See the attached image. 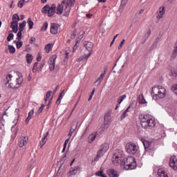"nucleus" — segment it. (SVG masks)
I'll use <instances>...</instances> for the list:
<instances>
[{"instance_id": "46", "label": "nucleus", "mask_w": 177, "mask_h": 177, "mask_svg": "<svg viewBox=\"0 0 177 177\" xmlns=\"http://www.w3.org/2000/svg\"><path fill=\"white\" fill-rule=\"evenodd\" d=\"M62 99H63V95H62V94H60V95L59 96V97L57 100V104H60V102H62Z\"/></svg>"}, {"instance_id": "1", "label": "nucleus", "mask_w": 177, "mask_h": 177, "mask_svg": "<svg viewBox=\"0 0 177 177\" xmlns=\"http://www.w3.org/2000/svg\"><path fill=\"white\" fill-rule=\"evenodd\" d=\"M75 5V0H64L57 6V15H62L64 12V16L68 17L70 15L71 8Z\"/></svg>"}, {"instance_id": "43", "label": "nucleus", "mask_w": 177, "mask_h": 177, "mask_svg": "<svg viewBox=\"0 0 177 177\" xmlns=\"http://www.w3.org/2000/svg\"><path fill=\"white\" fill-rule=\"evenodd\" d=\"M13 37H15V35H13V33H10L7 37V40L8 41V42H10V41H12V39H13Z\"/></svg>"}, {"instance_id": "51", "label": "nucleus", "mask_w": 177, "mask_h": 177, "mask_svg": "<svg viewBox=\"0 0 177 177\" xmlns=\"http://www.w3.org/2000/svg\"><path fill=\"white\" fill-rule=\"evenodd\" d=\"M37 66H38L37 62L35 63V64L33 66V69H32L33 73H35V71H36L35 68H37Z\"/></svg>"}, {"instance_id": "59", "label": "nucleus", "mask_w": 177, "mask_h": 177, "mask_svg": "<svg viewBox=\"0 0 177 177\" xmlns=\"http://www.w3.org/2000/svg\"><path fill=\"white\" fill-rule=\"evenodd\" d=\"M66 147H67L64 146L63 149H62V153H64V151H66Z\"/></svg>"}, {"instance_id": "50", "label": "nucleus", "mask_w": 177, "mask_h": 177, "mask_svg": "<svg viewBox=\"0 0 177 177\" xmlns=\"http://www.w3.org/2000/svg\"><path fill=\"white\" fill-rule=\"evenodd\" d=\"M68 142H70V138H67V139L65 140V142H64V146L65 147H67V145L68 144Z\"/></svg>"}, {"instance_id": "42", "label": "nucleus", "mask_w": 177, "mask_h": 177, "mask_svg": "<svg viewBox=\"0 0 177 177\" xmlns=\"http://www.w3.org/2000/svg\"><path fill=\"white\" fill-rule=\"evenodd\" d=\"M24 3H25L24 0L19 1L18 2V8H23V6H24Z\"/></svg>"}, {"instance_id": "37", "label": "nucleus", "mask_w": 177, "mask_h": 177, "mask_svg": "<svg viewBox=\"0 0 177 177\" xmlns=\"http://www.w3.org/2000/svg\"><path fill=\"white\" fill-rule=\"evenodd\" d=\"M8 49L11 53H15V52H16V48L13 46L9 45Z\"/></svg>"}, {"instance_id": "35", "label": "nucleus", "mask_w": 177, "mask_h": 177, "mask_svg": "<svg viewBox=\"0 0 177 177\" xmlns=\"http://www.w3.org/2000/svg\"><path fill=\"white\" fill-rule=\"evenodd\" d=\"M18 121H19V116H17V118L13 120L12 122H13L14 125H12V127H11V131H13V128H15L16 127Z\"/></svg>"}, {"instance_id": "61", "label": "nucleus", "mask_w": 177, "mask_h": 177, "mask_svg": "<svg viewBox=\"0 0 177 177\" xmlns=\"http://www.w3.org/2000/svg\"><path fill=\"white\" fill-rule=\"evenodd\" d=\"M115 42V39H113L112 41L111 42V46Z\"/></svg>"}, {"instance_id": "28", "label": "nucleus", "mask_w": 177, "mask_h": 177, "mask_svg": "<svg viewBox=\"0 0 177 177\" xmlns=\"http://www.w3.org/2000/svg\"><path fill=\"white\" fill-rule=\"evenodd\" d=\"M26 24H27V21H23L22 23L19 24V30L23 31V30H24V28H26Z\"/></svg>"}, {"instance_id": "55", "label": "nucleus", "mask_w": 177, "mask_h": 177, "mask_svg": "<svg viewBox=\"0 0 177 177\" xmlns=\"http://www.w3.org/2000/svg\"><path fill=\"white\" fill-rule=\"evenodd\" d=\"M86 16L87 19H91V17H92L93 15L86 14Z\"/></svg>"}, {"instance_id": "53", "label": "nucleus", "mask_w": 177, "mask_h": 177, "mask_svg": "<svg viewBox=\"0 0 177 177\" xmlns=\"http://www.w3.org/2000/svg\"><path fill=\"white\" fill-rule=\"evenodd\" d=\"M50 93H51V91H48L46 93V97L47 99H49V97H50Z\"/></svg>"}, {"instance_id": "2", "label": "nucleus", "mask_w": 177, "mask_h": 177, "mask_svg": "<svg viewBox=\"0 0 177 177\" xmlns=\"http://www.w3.org/2000/svg\"><path fill=\"white\" fill-rule=\"evenodd\" d=\"M140 121L141 126L142 128H145V129H150V128H154V127H156L154 118L150 115H140Z\"/></svg>"}, {"instance_id": "19", "label": "nucleus", "mask_w": 177, "mask_h": 177, "mask_svg": "<svg viewBox=\"0 0 177 177\" xmlns=\"http://www.w3.org/2000/svg\"><path fill=\"white\" fill-rule=\"evenodd\" d=\"M27 142H28V137L23 136L19 140V147H23L27 145Z\"/></svg>"}, {"instance_id": "64", "label": "nucleus", "mask_w": 177, "mask_h": 177, "mask_svg": "<svg viewBox=\"0 0 177 177\" xmlns=\"http://www.w3.org/2000/svg\"><path fill=\"white\" fill-rule=\"evenodd\" d=\"M143 12H145V10L142 9L140 10V15H142V13H143Z\"/></svg>"}, {"instance_id": "44", "label": "nucleus", "mask_w": 177, "mask_h": 177, "mask_svg": "<svg viewBox=\"0 0 177 177\" xmlns=\"http://www.w3.org/2000/svg\"><path fill=\"white\" fill-rule=\"evenodd\" d=\"M16 45H17V49H20V48H21V46H23V41H21L19 40V41H17V42Z\"/></svg>"}, {"instance_id": "49", "label": "nucleus", "mask_w": 177, "mask_h": 177, "mask_svg": "<svg viewBox=\"0 0 177 177\" xmlns=\"http://www.w3.org/2000/svg\"><path fill=\"white\" fill-rule=\"evenodd\" d=\"M128 2V0H122L121 1V5L122 6H125V5H127V3Z\"/></svg>"}, {"instance_id": "48", "label": "nucleus", "mask_w": 177, "mask_h": 177, "mask_svg": "<svg viewBox=\"0 0 177 177\" xmlns=\"http://www.w3.org/2000/svg\"><path fill=\"white\" fill-rule=\"evenodd\" d=\"M79 45H80V42L77 41L75 45L73 46V52H75V50H77Z\"/></svg>"}, {"instance_id": "57", "label": "nucleus", "mask_w": 177, "mask_h": 177, "mask_svg": "<svg viewBox=\"0 0 177 177\" xmlns=\"http://www.w3.org/2000/svg\"><path fill=\"white\" fill-rule=\"evenodd\" d=\"M25 17H26V16L24 15H21L20 20H24Z\"/></svg>"}, {"instance_id": "54", "label": "nucleus", "mask_w": 177, "mask_h": 177, "mask_svg": "<svg viewBox=\"0 0 177 177\" xmlns=\"http://www.w3.org/2000/svg\"><path fill=\"white\" fill-rule=\"evenodd\" d=\"M32 42H35V37H31L30 39V43L32 44Z\"/></svg>"}, {"instance_id": "36", "label": "nucleus", "mask_w": 177, "mask_h": 177, "mask_svg": "<svg viewBox=\"0 0 177 177\" xmlns=\"http://www.w3.org/2000/svg\"><path fill=\"white\" fill-rule=\"evenodd\" d=\"M97 176H101V177H107L106 174L103 172V171H100L97 173H96Z\"/></svg>"}, {"instance_id": "6", "label": "nucleus", "mask_w": 177, "mask_h": 177, "mask_svg": "<svg viewBox=\"0 0 177 177\" xmlns=\"http://www.w3.org/2000/svg\"><path fill=\"white\" fill-rule=\"evenodd\" d=\"M124 151L120 149L116 150L112 157L113 164H114V165H118L120 161H122V158H124Z\"/></svg>"}, {"instance_id": "62", "label": "nucleus", "mask_w": 177, "mask_h": 177, "mask_svg": "<svg viewBox=\"0 0 177 177\" xmlns=\"http://www.w3.org/2000/svg\"><path fill=\"white\" fill-rule=\"evenodd\" d=\"M75 33H73L72 35H71V38H75Z\"/></svg>"}, {"instance_id": "7", "label": "nucleus", "mask_w": 177, "mask_h": 177, "mask_svg": "<svg viewBox=\"0 0 177 177\" xmlns=\"http://www.w3.org/2000/svg\"><path fill=\"white\" fill-rule=\"evenodd\" d=\"M84 46L88 50V55L85 54L83 57H80L78 59L79 62H81V60H87L88 58L91 57V55H92V52H93V43L91 41H87L84 44Z\"/></svg>"}, {"instance_id": "13", "label": "nucleus", "mask_w": 177, "mask_h": 177, "mask_svg": "<svg viewBox=\"0 0 177 177\" xmlns=\"http://www.w3.org/2000/svg\"><path fill=\"white\" fill-rule=\"evenodd\" d=\"M111 122V115L110 113H106L104 116V126L101 127L102 131H104V129H107Z\"/></svg>"}, {"instance_id": "30", "label": "nucleus", "mask_w": 177, "mask_h": 177, "mask_svg": "<svg viewBox=\"0 0 177 177\" xmlns=\"http://www.w3.org/2000/svg\"><path fill=\"white\" fill-rule=\"evenodd\" d=\"M44 50L46 53H49V52L52 50V44L46 45Z\"/></svg>"}, {"instance_id": "41", "label": "nucleus", "mask_w": 177, "mask_h": 177, "mask_svg": "<svg viewBox=\"0 0 177 177\" xmlns=\"http://www.w3.org/2000/svg\"><path fill=\"white\" fill-rule=\"evenodd\" d=\"M23 31H20L19 30L17 35V39H18V41H21V35H22V33Z\"/></svg>"}, {"instance_id": "11", "label": "nucleus", "mask_w": 177, "mask_h": 177, "mask_svg": "<svg viewBox=\"0 0 177 177\" xmlns=\"http://www.w3.org/2000/svg\"><path fill=\"white\" fill-rule=\"evenodd\" d=\"M136 107V102L135 101H131L129 105V106L127 108V109L123 111L122 114L120 116L121 120H124L126 117H128L129 113L131 111V109H135Z\"/></svg>"}, {"instance_id": "31", "label": "nucleus", "mask_w": 177, "mask_h": 177, "mask_svg": "<svg viewBox=\"0 0 177 177\" xmlns=\"http://www.w3.org/2000/svg\"><path fill=\"white\" fill-rule=\"evenodd\" d=\"M33 58H34V57H32V55H31V54H27V55H26V62H27V63H28V64L32 63Z\"/></svg>"}, {"instance_id": "24", "label": "nucleus", "mask_w": 177, "mask_h": 177, "mask_svg": "<svg viewBox=\"0 0 177 177\" xmlns=\"http://www.w3.org/2000/svg\"><path fill=\"white\" fill-rule=\"evenodd\" d=\"M97 133H93L88 136V143H93V140L96 139Z\"/></svg>"}, {"instance_id": "39", "label": "nucleus", "mask_w": 177, "mask_h": 177, "mask_svg": "<svg viewBox=\"0 0 177 177\" xmlns=\"http://www.w3.org/2000/svg\"><path fill=\"white\" fill-rule=\"evenodd\" d=\"M47 28H48V22H45L43 24V26L41 27V31H46Z\"/></svg>"}, {"instance_id": "29", "label": "nucleus", "mask_w": 177, "mask_h": 177, "mask_svg": "<svg viewBox=\"0 0 177 177\" xmlns=\"http://www.w3.org/2000/svg\"><path fill=\"white\" fill-rule=\"evenodd\" d=\"M12 78H13V76L12 75H7L6 80H4V84L6 85L12 81Z\"/></svg>"}, {"instance_id": "15", "label": "nucleus", "mask_w": 177, "mask_h": 177, "mask_svg": "<svg viewBox=\"0 0 177 177\" xmlns=\"http://www.w3.org/2000/svg\"><path fill=\"white\" fill-rule=\"evenodd\" d=\"M80 171V166L71 167L68 173V177H75Z\"/></svg>"}, {"instance_id": "22", "label": "nucleus", "mask_w": 177, "mask_h": 177, "mask_svg": "<svg viewBox=\"0 0 177 177\" xmlns=\"http://www.w3.org/2000/svg\"><path fill=\"white\" fill-rule=\"evenodd\" d=\"M107 174L110 177H118L120 175L117 172V171L113 169H109L107 170Z\"/></svg>"}, {"instance_id": "52", "label": "nucleus", "mask_w": 177, "mask_h": 177, "mask_svg": "<svg viewBox=\"0 0 177 177\" xmlns=\"http://www.w3.org/2000/svg\"><path fill=\"white\" fill-rule=\"evenodd\" d=\"M124 42H125V39H123V40L121 41L120 46H119V47H118V49H121V48H122V46H124Z\"/></svg>"}, {"instance_id": "45", "label": "nucleus", "mask_w": 177, "mask_h": 177, "mask_svg": "<svg viewBox=\"0 0 177 177\" xmlns=\"http://www.w3.org/2000/svg\"><path fill=\"white\" fill-rule=\"evenodd\" d=\"M171 77H172V78H177V71H171Z\"/></svg>"}, {"instance_id": "14", "label": "nucleus", "mask_w": 177, "mask_h": 177, "mask_svg": "<svg viewBox=\"0 0 177 177\" xmlns=\"http://www.w3.org/2000/svg\"><path fill=\"white\" fill-rule=\"evenodd\" d=\"M106 73H107V66L104 67V71L100 75V77L97 79L95 82V85H100L102 84V81H103V78H104V75H106Z\"/></svg>"}, {"instance_id": "8", "label": "nucleus", "mask_w": 177, "mask_h": 177, "mask_svg": "<svg viewBox=\"0 0 177 177\" xmlns=\"http://www.w3.org/2000/svg\"><path fill=\"white\" fill-rule=\"evenodd\" d=\"M56 10V5L53 4L51 6L49 5H46L42 8L41 12L44 15H47L48 17H52L55 15V12Z\"/></svg>"}, {"instance_id": "25", "label": "nucleus", "mask_w": 177, "mask_h": 177, "mask_svg": "<svg viewBox=\"0 0 177 177\" xmlns=\"http://www.w3.org/2000/svg\"><path fill=\"white\" fill-rule=\"evenodd\" d=\"M32 115H34V109H32L29 111L28 115L26 120V124H28V122H30V120H31V118H32Z\"/></svg>"}, {"instance_id": "10", "label": "nucleus", "mask_w": 177, "mask_h": 177, "mask_svg": "<svg viewBox=\"0 0 177 177\" xmlns=\"http://www.w3.org/2000/svg\"><path fill=\"white\" fill-rule=\"evenodd\" d=\"M139 150V147L136 145V144L133 142H129L126 145V151L129 154H136L138 153V151Z\"/></svg>"}, {"instance_id": "63", "label": "nucleus", "mask_w": 177, "mask_h": 177, "mask_svg": "<svg viewBox=\"0 0 177 177\" xmlns=\"http://www.w3.org/2000/svg\"><path fill=\"white\" fill-rule=\"evenodd\" d=\"M48 0H41V3H46Z\"/></svg>"}, {"instance_id": "27", "label": "nucleus", "mask_w": 177, "mask_h": 177, "mask_svg": "<svg viewBox=\"0 0 177 177\" xmlns=\"http://www.w3.org/2000/svg\"><path fill=\"white\" fill-rule=\"evenodd\" d=\"M77 129V126H72L70 130L69 133L68 134V138L73 136V133H74L75 131Z\"/></svg>"}, {"instance_id": "5", "label": "nucleus", "mask_w": 177, "mask_h": 177, "mask_svg": "<svg viewBox=\"0 0 177 177\" xmlns=\"http://www.w3.org/2000/svg\"><path fill=\"white\" fill-rule=\"evenodd\" d=\"M16 74L17 75V77L15 82H10L9 83H8V88H9L10 89H16L17 88H20V85L23 84V75L21 74V73L17 71Z\"/></svg>"}, {"instance_id": "20", "label": "nucleus", "mask_w": 177, "mask_h": 177, "mask_svg": "<svg viewBox=\"0 0 177 177\" xmlns=\"http://www.w3.org/2000/svg\"><path fill=\"white\" fill-rule=\"evenodd\" d=\"M49 135V132H46L45 134L43 135L41 140L40 141V147H44L45 143L48 142V136Z\"/></svg>"}, {"instance_id": "40", "label": "nucleus", "mask_w": 177, "mask_h": 177, "mask_svg": "<svg viewBox=\"0 0 177 177\" xmlns=\"http://www.w3.org/2000/svg\"><path fill=\"white\" fill-rule=\"evenodd\" d=\"M104 151H103L101 149L100 150L98 151L97 154V158L96 159L99 158V157H102V156H103V154H104Z\"/></svg>"}, {"instance_id": "32", "label": "nucleus", "mask_w": 177, "mask_h": 177, "mask_svg": "<svg viewBox=\"0 0 177 177\" xmlns=\"http://www.w3.org/2000/svg\"><path fill=\"white\" fill-rule=\"evenodd\" d=\"M68 53H70V50L68 48L66 52V57L63 61V64L64 65L67 64V60H68Z\"/></svg>"}, {"instance_id": "21", "label": "nucleus", "mask_w": 177, "mask_h": 177, "mask_svg": "<svg viewBox=\"0 0 177 177\" xmlns=\"http://www.w3.org/2000/svg\"><path fill=\"white\" fill-rule=\"evenodd\" d=\"M142 143H143L144 147L147 151H149V150H152L153 147L151 146V142H150L147 140H142Z\"/></svg>"}, {"instance_id": "3", "label": "nucleus", "mask_w": 177, "mask_h": 177, "mask_svg": "<svg viewBox=\"0 0 177 177\" xmlns=\"http://www.w3.org/2000/svg\"><path fill=\"white\" fill-rule=\"evenodd\" d=\"M151 93L154 100H160L165 97L167 90L162 86H157L152 88Z\"/></svg>"}, {"instance_id": "38", "label": "nucleus", "mask_w": 177, "mask_h": 177, "mask_svg": "<svg viewBox=\"0 0 177 177\" xmlns=\"http://www.w3.org/2000/svg\"><path fill=\"white\" fill-rule=\"evenodd\" d=\"M44 107H45L44 104H41V107L39 108L38 111L35 113V114H41L44 111Z\"/></svg>"}, {"instance_id": "12", "label": "nucleus", "mask_w": 177, "mask_h": 177, "mask_svg": "<svg viewBox=\"0 0 177 177\" xmlns=\"http://www.w3.org/2000/svg\"><path fill=\"white\" fill-rule=\"evenodd\" d=\"M56 59H57V56L53 55L48 59V64L50 71H53L55 67H56Z\"/></svg>"}, {"instance_id": "9", "label": "nucleus", "mask_w": 177, "mask_h": 177, "mask_svg": "<svg viewBox=\"0 0 177 177\" xmlns=\"http://www.w3.org/2000/svg\"><path fill=\"white\" fill-rule=\"evenodd\" d=\"M19 21H20V17L19 15L14 14L12 15V21L11 22V28L12 30V32H17L19 31Z\"/></svg>"}, {"instance_id": "26", "label": "nucleus", "mask_w": 177, "mask_h": 177, "mask_svg": "<svg viewBox=\"0 0 177 177\" xmlns=\"http://www.w3.org/2000/svg\"><path fill=\"white\" fill-rule=\"evenodd\" d=\"M109 149H110V145H109V143H104L101 147V149L105 153L109 150Z\"/></svg>"}, {"instance_id": "60", "label": "nucleus", "mask_w": 177, "mask_h": 177, "mask_svg": "<svg viewBox=\"0 0 177 177\" xmlns=\"http://www.w3.org/2000/svg\"><path fill=\"white\" fill-rule=\"evenodd\" d=\"M24 1L27 3L28 2H32V0H24Z\"/></svg>"}, {"instance_id": "33", "label": "nucleus", "mask_w": 177, "mask_h": 177, "mask_svg": "<svg viewBox=\"0 0 177 177\" xmlns=\"http://www.w3.org/2000/svg\"><path fill=\"white\" fill-rule=\"evenodd\" d=\"M28 24L29 30H32V27L34 26V22L32 21L31 18H28Z\"/></svg>"}, {"instance_id": "58", "label": "nucleus", "mask_w": 177, "mask_h": 177, "mask_svg": "<svg viewBox=\"0 0 177 177\" xmlns=\"http://www.w3.org/2000/svg\"><path fill=\"white\" fill-rule=\"evenodd\" d=\"M98 2H100V3H104V2H106V0H97Z\"/></svg>"}, {"instance_id": "34", "label": "nucleus", "mask_w": 177, "mask_h": 177, "mask_svg": "<svg viewBox=\"0 0 177 177\" xmlns=\"http://www.w3.org/2000/svg\"><path fill=\"white\" fill-rule=\"evenodd\" d=\"M127 99V95H123L120 97V99L118 100V104H121L122 102H124Z\"/></svg>"}, {"instance_id": "4", "label": "nucleus", "mask_w": 177, "mask_h": 177, "mask_svg": "<svg viewBox=\"0 0 177 177\" xmlns=\"http://www.w3.org/2000/svg\"><path fill=\"white\" fill-rule=\"evenodd\" d=\"M120 165L124 167V169H135L136 168V161L135 158L129 156L126 159V161L121 162Z\"/></svg>"}, {"instance_id": "47", "label": "nucleus", "mask_w": 177, "mask_h": 177, "mask_svg": "<svg viewBox=\"0 0 177 177\" xmlns=\"http://www.w3.org/2000/svg\"><path fill=\"white\" fill-rule=\"evenodd\" d=\"M84 34H85V32H82L80 37L77 38V42H80V41H81V39H82V38H84Z\"/></svg>"}, {"instance_id": "23", "label": "nucleus", "mask_w": 177, "mask_h": 177, "mask_svg": "<svg viewBox=\"0 0 177 177\" xmlns=\"http://www.w3.org/2000/svg\"><path fill=\"white\" fill-rule=\"evenodd\" d=\"M138 102L140 104H147V101L145 99L143 94H140L138 97Z\"/></svg>"}, {"instance_id": "17", "label": "nucleus", "mask_w": 177, "mask_h": 177, "mask_svg": "<svg viewBox=\"0 0 177 177\" xmlns=\"http://www.w3.org/2000/svg\"><path fill=\"white\" fill-rule=\"evenodd\" d=\"M169 167H171V168H173V169H175V170L177 169L176 156H173L171 157L170 160H169Z\"/></svg>"}, {"instance_id": "16", "label": "nucleus", "mask_w": 177, "mask_h": 177, "mask_svg": "<svg viewBox=\"0 0 177 177\" xmlns=\"http://www.w3.org/2000/svg\"><path fill=\"white\" fill-rule=\"evenodd\" d=\"M60 31V26L57 24L53 23L50 26V32L54 35Z\"/></svg>"}, {"instance_id": "56", "label": "nucleus", "mask_w": 177, "mask_h": 177, "mask_svg": "<svg viewBox=\"0 0 177 177\" xmlns=\"http://www.w3.org/2000/svg\"><path fill=\"white\" fill-rule=\"evenodd\" d=\"M150 34H151V30H148L147 32V37H149Z\"/></svg>"}, {"instance_id": "18", "label": "nucleus", "mask_w": 177, "mask_h": 177, "mask_svg": "<svg viewBox=\"0 0 177 177\" xmlns=\"http://www.w3.org/2000/svg\"><path fill=\"white\" fill-rule=\"evenodd\" d=\"M164 15H165V7L161 6L158 8L157 11V19H162L164 17Z\"/></svg>"}]
</instances>
